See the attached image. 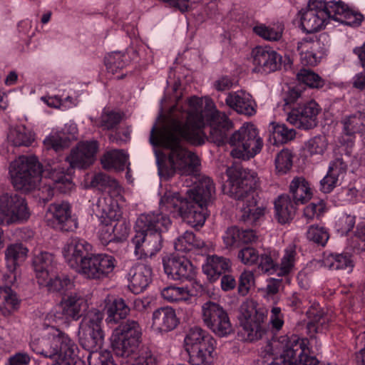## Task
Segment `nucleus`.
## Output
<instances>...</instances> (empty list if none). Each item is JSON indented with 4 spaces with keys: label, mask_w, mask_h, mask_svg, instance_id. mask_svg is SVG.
I'll return each mask as SVG.
<instances>
[{
    "label": "nucleus",
    "mask_w": 365,
    "mask_h": 365,
    "mask_svg": "<svg viewBox=\"0 0 365 365\" xmlns=\"http://www.w3.org/2000/svg\"><path fill=\"white\" fill-rule=\"evenodd\" d=\"M179 319L175 311L170 307H163L155 310L152 315V329L158 333L168 332L175 329Z\"/></svg>",
    "instance_id": "c85d7f7f"
},
{
    "label": "nucleus",
    "mask_w": 365,
    "mask_h": 365,
    "mask_svg": "<svg viewBox=\"0 0 365 365\" xmlns=\"http://www.w3.org/2000/svg\"><path fill=\"white\" fill-rule=\"evenodd\" d=\"M320 111L319 104L314 101H309L299 109L292 110L287 120L297 128L308 130L317 125Z\"/></svg>",
    "instance_id": "5701e85b"
},
{
    "label": "nucleus",
    "mask_w": 365,
    "mask_h": 365,
    "mask_svg": "<svg viewBox=\"0 0 365 365\" xmlns=\"http://www.w3.org/2000/svg\"><path fill=\"white\" fill-rule=\"evenodd\" d=\"M237 257L242 264L252 266L257 264L259 254L257 249L252 247H246L238 252Z\"/></svg>",
    "instance_id": "052dcab7"
},
{
    "label": "nucleus",
    "mask_w": 365,
    "mask_h": 365,
    "mask_svg": "<svg viewBox=\"0 0 365 365\" xmlns=\"http://www.w3.org/2000/svg\"><path fill=\"white\" fill-rule=\"evenodd\" d=\"M297 79L312 88H320L324 85V81L310 69H301L297 74Z\"/></svg>",
    "instance_id": "de8ad7c7"
},
{
    "label": "nucleus",
    "mask_w": 365,
    "mask_h": 365,
    "mask_svg": "<svg viewBox=\"0 0 365 365\" xmlns=\"http://www.w3.org/2000/svg\"><path fill=\"white\" fill-rule=\"evenodd\" d=\"M87 360L89 365H115L112 355L108 351H97L89 353Z\"/></svg>",
    "instance_id": "13d9d810"
},
{
    "label": "nucleus",
    "mask_w": 365,
    "mask_h": 365,
    "mask_svg": "<svg viewBox=\"0 0 365 365\" xmlns=\"http://www.w3.org/2000/svg\"><path fill=\"white\" fill-rule=\"evenodd\" d=\"M142 336V329L137 321L128 319L115 328L110 337L115 354L123 358V365H156V357L148 349L136 354Z\"/></svg>",
    "instance_id": "39448f33"
},
{
    "label": "nucleus",
    "mask_w": 365,
    "mask_h": 365,
    "mask_svg": "<svg viewBox=\"0 0 365 365\" xmlns=\"http://www.w3.org/2000/svg\"><path fill=\"white\" fill-rule=\"evenodd\" d=\"M96 215L98 217L102 225L99 230V237L103 243H108L110 242H115V227L111 224L113 221H118L120 219H105L100 216L99 210H96Z\"/></svg>",
    "instance_id": "5fc2aeb1"
},
{
    "label": "nucleus",
    "mask_w": 365,
    "mask_h": 365,
    "mask_svg": "<svg viewBox=\"0 0 365 365\" xmlns=\"http://www.w3.org/2000/svg\"><path fill=\"white\" fill-rule=\"evenodd\" d=\"M253 31L265 40L275 41L281 38L283 29L279 26H267L260 24L253 27Z\"/></svg>",
    "instance_id": "09e8293b"
},
{
    "label": "nucleus",
    "mask_w": 365,
    "mask_h": 365,
    "mask_svg": "<svg viewBox=\"0 0 365 365\" xmlns=\"http://www.w3.org/2000/svg\"><path fill=\"white\" fill-rule=\"evenodd\" d=\"M254 283V274L251 271L245 270L240 276L238 292L242 296L248 294L249 290Z\"/></svg>",
    "instance_id": "680f3d73"
},
{
    "label": "nucleus",
    "mask_w": 365,
    "mask_h": 365,
    "mask_svg": "<svg viewBox=\"0 0 365 365\" xmlns=\"http://www.w3.org/2000/svg\"><path fill=\"white\" fill-rule=\"evenodd\" d=\"M307 315L311 319L309 323V327L314 328L317 332H321L328 327V317L320 311L310 309L307 311Z\"/></svg>",
    "instance_id": "4d7b16f0"
},
{
    "label": "nucleus",
    "mask_w": 365,
    "mask_h": 365,
    "mask_svg": "<svg viewBox=\"0 0 365 365\" xmlns=\"http://www.w3.org/2000/svg\"><path fill=\"white\" fill-rule=\"evenodd\" d=\"M127 279L130 290L134 294H140L151 282L152 269L149 265L138 263L130 269Z\"/></svg>",
    "instance_id": "bb28decb"
},
{
    "label": "nucleus",
    "mask_w": 365,
    "mask_h": 365,
    "mask_svg": "<svg viewBox=\"0 0 365 365\" xmlns=\"http://www.w3.org/2000/svg\"><path fill=\"white\" fill-rule=\"evenodd\" d=\"M330 46L329 36L322 33L318 37L304 38L298 41L297 50L302 63L316 66L327 56Z\"/></svg>",
    "instance_id": "2eb2a0df"
},
{
    "label": "nucleus",
    "mask_w": 365,
    "mask_h": 365,
    "mask_svg": "<svg viewBox=\"0 0 365 365\" xmlns=\"http://www.w3.org/2000/svg\"><path fill=\"white\" fill-rule=\"evenodd\" d=\"M296 245L289 244L284 250L279 264H277V274L284 276L289 274L294 269L297 259Z\"/></svg>",
    "instance_id": "c03bdc74"
},
{
    "label": "nucleus",
    "mask_w": 365,
    "mask_h": 365,
    "mask_svg": "<svg viewBox=\"0 0 365 365\" xmlns=\"http://www.w3.org/2000/svg\"><path fill=\"white\" fill-rule=\"evenodd\" d=\"M92 251V245L86 240L73 237L69 238L62 248V255L66 264L76 272L78 271L84 259Z\"/></svg>",
    "instance_id": "a211bd4d"
},
{
    "label": "nucleus",
    "mask_w": 365,
    "mask_h": 365,
    "mask_svg": "<svg viewBox=\"0 0 365 365\" xmlns=\"http://www.w3.org/2000/svg\"><path fill=\"white\" fill-rule=\"evenodd\" d=\"M128 62L126 55L119 51L109 53L105 58L107 71L113 75L125 68Z\"/></svg>",
    "instance_id": "49530a36"
},
{
    "label": "nucleus",
    "mask_w": 365,
    "mask_h": 365,
    "mask_svg": "<svg viewBox=\"0 0 365 365\" xmlns=\"http://www.w3.org/2000/svg\"><path fill=\"white\" fill-rule=\"evenodd\" d=\"M58 308L62 318L77 321L88 308V297L80 291L71 293L62 298Z\"/></svg>",
    "instance_id": "412c9836"
},
{
    "label": "nucleus",
    "mask_w": 365,
    "mask_h": 365,
    "mask_svg": "<svg viewBox=\"0 0 365 365\" xmlns=\"http://www.w3.org/2000/svg\"><path fill=\"white\" fill-rule=\"evenodd\" d=\"M105 303L108 322L117 323L119 319L125 318L130 312V308L122 298L108 296L105 299Z\"/></svg>",
    "instance_id": "72a5a7b5"
},
{
    "label": "nucleus",
    "mask_w": 365,
    "mask_h": 365,
    "mask_svg": "<svg viewBox=\"0 0 365 365\" xmlns=\"http://www.w3.org/2000/svg\"><path fill=\"white\" fill-rule=\"evenodd\" d=\"M104 192L107 194L100 197L96 203V209L99 210L101 217L103 220L108 218L120 219L123 212L120 201H123L122 187L112 178Z\"/></svg>",
    "instance_id": "dca6fc26"
},
{
    "label": "nucleus",
    "mask_w": 365,
    "mask_h": 365,
    "mask_svg": "<svg viewBox=\"0 0 365 365\" xmlns=\"http://www.w3.org/2000/svg\"><path fill=\"white\" fill-rule=\"evenodd\" d=\"M201 318L204 324L217 336H226L233 331L228 314L216 302L209 300L202 304Z\"/></svg>",
    "instance_id": "ddd939ff"
},
{
    "label": "nucleus",
    "mask_w": 365,
    "mask_h": 365,
    "mask_svg": "<svg viewBox=\"0 0 365 365\" xmlns=\"http://www.w3.org/2000/svg\"><path fill=\"white\" fill-rule=\"evenodd\" d=\"M19 304V299L11 287H0V312L4 315L17 309Z\"/></svg>",
    "instance_id": "79ce46f5"
},
{
    "label": "nucleus",
    "mask_w": 365,
    "mask_h": 365,
    "mask_svg": "<svg viewBox=\"0 0 365 365\" xmlns=\"http://www.w3.org/2000/svg\"><path fill=\"white\" fill-rule=\"evenodd\" d=\"M172 222L165 213L140 215L135 222V235L132 239L138 258L151 257L162 248L161 232L168 231Z\"/></svg>",
    "instance_id": "423d86ee"
},
{
    "label": "nucleus",
    "mask_w": 365,
    "mask_h": 365,
    "mask_svg": "<svg viewBox=\"0 0 365 365\" xmlns=\"http://www.w3.org/2000/svg\"><path fill=\"white\" fill-rule=\"evenodd\" d=\"M215 192L212 180L202 177L193 188L186 190L188 199L182 198L178 192L167 191L160 198V212L173 216H180L192 227H201L207 216V205Z\"/></svg>",
    "instance_id": "7ed1b4c3"
},
{
    "label": "nucleus",
    "mask_w": 365,
    "mask_h": 365,
    "mask_svg": "<svg viewBox=\"0 0 365 365\" xmlns=\"http://www.w3.org/2000/svg\"><path fill=\"white\" fill-rule=\"evenodd\" d=\"M222 238L227 247L240 245V229L237 227H231L228 228L225 232Z\"/></svg>",
    "instance_id": "69168bd1"
},
{
    "label": "nucleus",
    "mask_w": 365,
    "mask_h": 365,
    "mask_svg": "<svg viewBox=\"0 0 365 365\" xmlns=\"http://www.w3.org/2000/svg\"><path fill=\"white\" fill-rule=\"evenodd\" d=\"M347 170V164L341 158L330 162L328 171L339 179L344 178Z\"/></svg>",
    "instance_id": "338daca9"
},
{
    "label": "nucleus",
    "mask_w": 365,
    "mask_h": 365,
    "mask_svg": "<svg viewBox=\"0 0 365 365\" xmlns=\"http://www.w3.org/2000/svg\"><path fill=\"white\" fill-rule=\"evenodd\" d=\"M32 267L38 284L47 282V278L55 274L56 262L53 254L48 252L35 253Z\"/></svg>",
    "instance_id": "a878e982"
},
{
    "label": "nucleus",
    "mask_w": 365,
    "mask_h": 365,
    "mask_svg": "<svg viewBox=\"0 0 365 365\" xmlns=\"http://www.w3.org/2000/svg\"><path fill=\"white\" fill-rule=\"evenodd\" d=\"M342 135L340 143L351 147L354 144L355 135L362 131L365 127V113L356 111L344 115L341 120Z\"/></svg>",
    "instance_id": "b1692460"
},
{
    "label": "nucleus",
    "mask_w": 365,
    "mask_h": 365,
    "mask_svg": "<svg viewBox=\"0 0 365 365\" xmlns=\"http://www.w3.org/2000/svg\"><path fill=\"white\" fill-rule=\"evenodd\" d=\"M330 1H309L307 8L299 11L301 27L306 33H314L325 28L332 20Z\"/></svg>",
    "instance_id": "f8f14e48"
},
{
    "label": "nucleus",
    "mask_w": 365,
    "mask_h": 365,
    "mask_svg": "<svg viewBox=\"0 0 365 365\" xmlns=\"http://www.w3.org/2000/svg\"><path fill=\"white\" fill-rule=\"evenodd\" d=\"M204 245L205 242L201 239L197 238L195 234L190 231H185L179 236L174 244L175 250L182 253L202 248Z\"/></svg>",
    "instance_id": "a19ab883"
},
{
    "label": "nucleus",
    "mask_w": 365,
    "mask_h": 365,
    "mask_svg": "<svg viewBox=\"0 0 365 365\" xmlns=\"http://www.w3.org/2000/svg\"><path fill=\"white\" fill-rule=\"evenodd\" d=\"M191 365H210L215 357V339L199 327L191 328L184 339Z\"/></svg>",
    "instance_id": "6e6552de"
},
{
    "label": "nucleus",
    "mask_w": 365,
    "mask_h": 365,
    "mask_svg": "<svg viewBox=\"0 0 365 365\" xmlns=\"http://www.w3.org/2000/svg\"><path fill=\"white\" fill-rule=\"evenodd\" d=\"M293 155L290 150H281L275 158V168L278 174H286L292 167Z\"/></svg>",
    "instance_id": "864d4df0"
},
{
    "label": "nucleus",
    "mask_w": 365,
    "mask_h": 365,
    "mask_svg": "<svg viewBox=\"0 0 365 365\" xmlns=\"http://www.w3.org/2000/svg\"><path fill=\"white\" fill-rule=\"evenodd\" d=\"M162 297L168 302L178 303L191 299L192 294L187 287L168 286L161 290Z\"/></svg>",
    "instance_id": "a18cd8bd"
},
{
    "label": "nucleus",
    "mask_w": 365,
    "mask_h": 365,
    "mask_svg": "<svg viewBox=\"0 0 365 365\" xmlns=\"http://www.w3.org/2000/svg\"><path fill=\"white\" fill-rule=\"evenodd\" d=\"M47 224L54 228L70 231L77 227L71 217V206L68 202H55L48 205L45 215Z\"/></svg>",
    "instance_id": "aec40b11"
},
{
    "label": "nucleus",
    "mask_w": 365,
    "mask_h": 365,
    "mask_svg": "<svg viewBox=\"0 0 365 365\" xmlns=\"http://www.w3.org/2000/svg\"><path fill=\"white\" fill-rule=\"evenodd\" d=\"M101 164L105 169H115L123 170L126 167L128 169V155L123 150H113L107 152L101 158Z\"/></svg>",
    "instance_id": "e433bc0d"
},
{
    "label": "nucleus",
    "mask_w": 365,
    "mask_h": 365,
    "mask_svg": "<svg viewBox=\"0 0 365 365\" xmlns=\"http://www.w3.org/2000/svg\"><path fill=\"white\" fill-rule=\"evenodd\" d=\"M206 123L210 126L212 141L217 146L225 144L232 123L209 98L206 99L203 108L202 99L192 96L183 105L177 103L170 109L160 128L153 125L150 143L169 150L167 157L163 153H155L160 175L169 178L175 173L186 176L196 175L200 160L195 153L182 145L181 140L195 145L204 144L206 137L202 128Z\"/></svg>",
    "instance_id": "f257e3e1"
},
{
    "label": "nucleus",
    "mask_w": 365,
    "mask_h": 365,
    "mask_svg": "<svg viewBox=\"0 0 365 365\" xmlns=\"http://www.w3.org/2000/svg\"><path fill=\"white\" fill-rule=\"evenodd\" d=\"M87 360L89 365H115L112 355L108 351H97L89 353Z\"/></svg>",
    "instance_id": "bf43d9fd"
},
{
    "label": "nucleus",
    "mask_w": 365,
    "mask_h": 365,
    "mask_svg": "<svg viewBox=\"0 0 365 365\" xmlns=\"http://www.w3.org/2000/svg\"><path fill=\"white\" fill-rule=\"evenodd\" d=\"M115 263L111 255L89 253L77 272L88 279H103L113 271Z\"/></svg>",
    "instance_id": "f3484780"
},
{
    "label": "nucleus",
    "mask_w": 365,
    "mask_h": 365,
    "mask_svg": "<svg viewBox=\"0 0 365 365\" xmlns=\"http://www.w3.org/2000/svg\"><path fill=\"white\" fill-rule=\"evenodd\" d=\"M332 20L351 26H358L363 21L361 14L349 9L344 2L330 1Z\"/></svg>",
    "instance_id": "7c9ffc66"
},
{
    "label": "nucleus",
    "mask_w": 365,
    "mask_h": 365,
    "mask_svg": "<svg viewBox=\"0 0 365 365\" xmlns=\"http://www.w3.org/2000/svg\"><path fill=\"white\" fill-rule=\"evenodd\" d=\"M78 136L77 125L70 121L64 125L61 132L52 133L43 140L47 149L52 148L56 151L68 145V142L76 140Z\"/></svg>",
    "instance_id": "c756f323"
},
{
    "label": "nucleus",
    "mask_w": 365,
    "mask_h": 365,
    "mask_svg": "<svg viewBox=\"0 0 365 365\" xmlns=\"http://www.w3.org/2000/svg\"><path fill=\"white\" fill-rule=\"evenodd\" d=\"M103 313L93 309L87 313L80 324L82 333L80 342L85 349L89 351V353L99 351L103 344Z\"/></svg>",
    "instance_id": "9b49d317"
},
{
    "label": "nucleus",
    "mask_w": 365,
    "mask_h": 365,
    "mask_svg": "<svg viewBox=\"0 0 365 365\" xmlns=\"http://www.w3.org/2000/svg\"><path fill=\"white\" fill-rule=\"evenodd\" d=\"M306 238L309 242L314 243L325 245L329 240V233L327 230L319 225H312L308 227L307 230L305 233Z\"/></svg>",
    "instance_id": "8fccbe9b"
},
{
    "label": "nucleus",
    "mask_w": 365,
    "mask_h": 365,
    "mask_svg": "<svg viewBox=\"0 0 365 365\" xmlns=\"http://www.w3.org/2000/svg\"><path fill=\"white\" fill-rule=\"evenodd\" d=\"M328 142L324 135H317L310 138L305 144V150L309 155H323L327 148Z\"/></svg>",
    "instance_id": "603ef678"
},
{
    "label": "nucleus",
    "mask_w": 365,
    "mask_h": 365,
    "mask_svg": "<svg viewBox=\"0 0 365 365\" xmlns=\"http://www.w3.org/2000/svg\"><path fill=\"white\" fill-rule=\"evenodd\" d=\"M163 267L165 274L173 280L190 279L195 275L192 264L183 257L163 259Z\"/></svg>",
    "instance_id": "393cba45"
},
{
    "label": "nucleus",
    "mask_w": 365,
    "mask_h": 365,
    "mask_svg": "<svg viewBox=\"0 0 365 365\" xmlns=\"http://www.w3.org/2000/svg\"><path fill=\"white\" fill-rule=\"evenodd\" d=\"M257 302L252 299H247L240 306V325L247 335V340L250 341L261 339L265 333L264 315L257 311Z\"/></svg>",
    "instance_id": "4468645a"
},
{
    "label": "nucleus",
    "mask_w": 365,
    "mask_h": 365,
    "mask_svg": "<svg viewBox=\"0 0 365 365\" xmlns=\"http://www.w3.org/2000/svg\"><path fill=\"white\" fill-rule=\"evenodd\" d=\"M69 169L60 164H53L42 170L35 156H20L9 167L12 183L17 190L31 191L36 188L41 192V197L48 201L55 190L63 193L70 192L74 187L69 175Z\"/></svg>",
    "instance_id": "f03ea898"
},
{
    "label": "nucleus",
    "mask_w": 365,
    "mask_h": 365,
    "mask_svg": "<svg viewBox=\"0 0 365 365\" xmlns=\"http://www.w3.org/2000/svg\"><path fill=\"white\" fill-rule=\"evenodd\" d=\"M355 222L354 215L342 213L335 222V229L340 235H346L353 230Z\"/></svg>",
    "instance_id": "6e6d98bb"
},
{
    "label": "nucleus",
    "mask_w": 365,
    "mask_h": 365,
    "mask_svg": "<svg viewBox=\"0 0 365 365\" xmlns=\"http://www.w3.org/2000/svg\"><path fill=\"white\" fill-rule=\"evenodd\" d=\"M113 227H115V242H123L128 238L130 232V224L127 221L118 220Z\"/></svg>",
    "instance_id": "774afa93"
},
{
    "label": "nucleus",
    "mask_w": 365,
    "mask_h": 365,
    "mask_svg": "<svg viewBox=\"0 0 365 365\" xmlns=\"http://www.w3.org/2000/svg\"><path fill=\"white\" fill-rule=\"evenodd\" d=\"M294 204L288 195H281L275 200V215L279 223L285 224L293 219L296 212Z\"/></svg>",
    "instance_id": "f704fd0d"
},
{
    "label": "nucleus",
    "mask_w": 365,
    "mask_h": 365,
    "mask_svg": "<svg viewBox=\"0 0 365 365\" xmlns=\"http://www.w3.org/2000/svg\"><path fill=\"white\" fill-rule=\"evenodd\" d=\"M27 253L28 249L22 244L16 243L8 246L5 255L9 269L11 272L15 269L19 262L24 261Z\"/></svg>",
    "instance_id": "37998d69"
},
{
    "label": "nucleus",
    "mask_w": 365,
    "mask_h": 365,
    "mask_svg": "<svg viewBox=\"0 0 365 365\" xmlns=\"http://www.w3.org/2000/svg\"><path fill=\"white\" fill-rule=\"evenodd\" d=\"M323 265L331 270L348 269L351 271L354 267L351 256L348 253L324 255Z\"/></svg>",
    "instance_id": "58836bf2"
},
{
    "label": "nucleus",
    "mask_w": 365,
    "mask_h": 365,
    "mask_svg": "<svg viewBox=\"0 0 365 365\" xmlns=\"http://www.w3.org/2000/svg\"><path fill=\"white\" fill-rule=\"evenodd\" d=\"M40 286L46 287L51 292L64 294L74 288L75 281L73 277L64 273L53 274L47 278L46 283L41 284Z\"/></svg>",
    "instance_id": "c9c22d12"
},
{
    "label": "nucleus",
    "mask_w": 365,
    "mask_h": 365,
    "mask_svg": "<svg viewBox=\"0 0 365 365\" xmlns=\"http://www.w3.org/2000/svg\"><path fill=\"white\" fill-rule=\"evenodd\" d=\"M289 192L296 205L306 203L313 195L309 182L303 177H295L291 181Z\"/></svg>",
    "instance_id": "473e14b6"
},
{
    "label": "nucleus",
    "mask_w": 365,
    "mask_h": 365,
    "mask_svg": "<svg viewBox=\"0 0 365 365\" xmlns=\"http://www.w3.org/2000/svg\"><path fill=\"white\" fill-rule=\"evenodd\" d=\"M231 267L232 263L228 258L214 255L207 257L202 271L210 281L215 282Z\"/></svg>",
    "instance_id": "2f4dec72"
},
{
    "label": "nucleus",
    "mask_w": 365,
    "mask_h": 365,
    "mask_svg": "<svg viewBox=\"0 0 365 365\" xmlns=\"http://www.w3.org/2000/svg\"><path fill=\"white\" fill-rule=\"evenodd\" d=\"M326 211V203L324 200H317L307 205L303 210L302 219L309 223L315 218L320 217Z\"/></svg>",
    "instance_id": "3c124183"
},
{
    "label": "nucleus",
    "mask_w": 365,
    "mask_h": 365,
    "mask_svg": "<svg viewBox=\"0 0 365 365\" xmlns=\"http://www.w3.org/2000/svg\"><path fill=\"white\" fill-rule=\"evenodd\" d=\"M253 71L269 73L277 71L281 65L282 57L269 46L255 47L252 52Z\"/></svg>",
    "instance_id": "4be33fe9"
},
{
    "label": "nucleus",
    "mask_w": 365,
    "mask_h": 365,
    "mask_svg": "<svg viewBox=\"0 0 365 365\" xmlns=\"http://www.w3.org/2000/svg\"><path fill=\"white\" fill-rule=\"evenodd\" d=\"M30 347L37 354L49 358L54 361L51 365H83L78 358V348L71 337L55 327H49L44 334L34 338Z\"/></svg>",
    "instance_id": "0eeeda50"
},
{
    "label": "nucleus",
    "mask_w": 365,
    "mask_h": 365,
    "mask_svg": "<svg viewBox=\"0 0 365 365\" xmlns=\"http://www.w3.org/2000/svg\"><path fill=\"white\" fill-rule=\"evenodd\" d=\"M31 215L26 200L15 193L0 195V224L10 225L26 222Z\"/></svg>",
    "instance_id": "9d476101"
},
{
    "label": "nucleus",
    "mask_w": 365,
    "mask_h": 365,
    "mask_svg": "<svg viewBox=\"0 0 365 365\" xmlns=\"http://www.w3.org/2000/svg\"><path fill=\"white\" fill-rule=\"evenodd\" d=\"M7 140L8 142L14 146L28 147L31 145L34 140V135L31 130L25 126L19 125L9 129Z\"/></svg>",
    "instance_id": "ea45409f"
},
{
    "label": "nucleus",
    "mask_w": 365,
    "mask_h": 365,
    "mask_svg": "<svg viewBox=\"0 0 365 365\" xmlns=\"http://www.w3.org/2000/svg\"><path fill=\"white\" fill-rule=\"evenodd\" d=\"M233 147L231 155L239 159H250L260 152L263 142L253 124H245L228 140Z\"/></svg>",
    "instance_id": "1a4fd4ad"
},
{
    "label": "nucleus",
    "mask_w": 365,
    "mask_h": 365,
    "mask_svg": "<svg viewBox=\"0 0 365 365\" xmlns=\"http://www.w3.org/2000/svg\"><path fill=\"white\" fill-rule=\"evenodd\" d=\"M258 268L263 272L272 274L277 272V264L267 254L259 255Z\"/></svg>",
    "instance_id": "e2e57ef3"
},
{
    "label": "nucleus",
    "mask_w": 365,
    "mask_h": 365,
    "mask_svg": "<svg viewBox=\"0 0 365 365\" xmlns=\"http://www.w3.org/2000/svg\"><path fill=\"white\" fill-rule=\"evenodd\" d=\"M269 141L271 144L278 145L287 143L294 138L296 132L288 128L284 124L272 122L269 125Z\"/></svg>",
    "instance_id": "4c0bfd02"
},
{
    "label": "nucleus",
    "mask_w": 365,
    "mask_h": 365,
    "mask_svg": "<svg viewBox=\"0 0 365 365\" xmlns=\"http://www.w3.org/2000/svg\"><path fill=\"white\" fill-rule=\"evenodd\" d=\"M98 150L96 140L81 141L71 149L66 160L71 169H86L95 162Z\"/></svg>",
    "instance_id": "6ab92c4d"
},
{
    "label": "nucleus",
    "mask_w": 365,
    "mask_h": 365,
    "mask_svg": "<svg viewBox=\"0 0 365 365\" xmlns=\"http://www.w3.org/2000/svg\"><path fill=\"white\" fill-rule=\"evenodd\" d=\"M121 119V116L118 113L110 112L103 113L101 115V126L103 129L110 130L118 125Z\"/></svg>",
    "instance_id": "0e129e2a"
},
{
    "label": "nucleus",
    "mask_w": 365,
    "mask_h": 365,
    "mask_svg": "<svg viewBox=\"0 0 365 365\" xmlns=\"http://www.w3.org/2000/svg\"><path fill=\"white\" fill-rule=\"evenodd\" d=\"M230 192L237 201L241 212V220L254 224L264 214V208L257 205V195L254 192L259 178L254 170L245 168H228Z\"/></svg>",
    "instance_id": "20e7f679"
},
{
    "label": "nucleus",
    "mask_w": 365,
    "mask_h": 365,
    "mask_svg": "<svg viewBox=\"0 0 365 365\" xmlns=\"http://www.w3.org/2000/svg\"><path fill=\"white\" fill-rule=\"evenodd\" d=\"M225 103L228 107L240 114L253 115L256 113V103L252 96L243 90L230 92Z\"/></svg>",
    "instance_id": "cd10ccee"
}]
</instances>
